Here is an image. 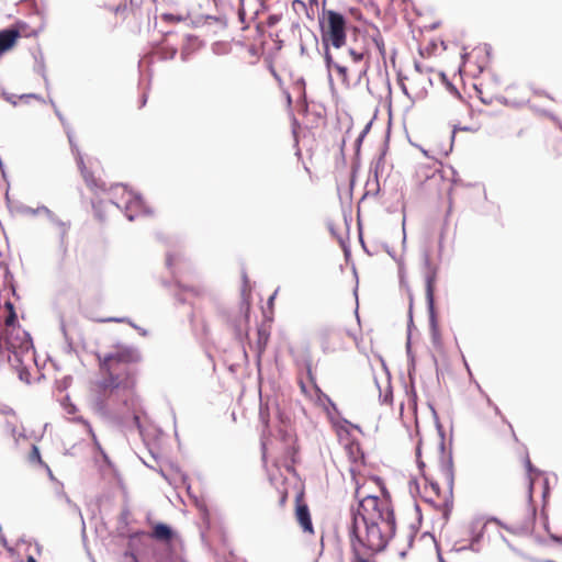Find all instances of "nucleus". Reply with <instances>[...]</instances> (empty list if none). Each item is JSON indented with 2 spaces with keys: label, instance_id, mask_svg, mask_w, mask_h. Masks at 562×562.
I'll list each match as a JSON object with an SVG mask.
<instances>
[{
  "label": "nucleus",
  "instance_id": "obj_1",
  "mask_svg": "<svg viewBox=\"0 0 562 562\" xmlns=\"http://www.w3.org/2000/svg\"><path fill=\"white\" fill-rule=\"evenodd\" d=\"M140 359L139 352L132 347H122L99 358L101 380L97 382L95 387L108 404L136 409V364Z\"/></svg>",
  "mask_w": 562,
  "mask_h": 562
},
{
  "label": "nucleus",
  "instance_id": "obj_2",
  "mask_svg": "<svg viewBox=\"0 0 562 562\" xmlns=\"http://www.w3.org/2000/svg\"><path fill=\"white\" fill-rule=\"evenodd\" d=\"M416 458L425 481V501L435 503L441 497L440 482H443L451 491L453 485L452 461L445 452L442 442L430 449L428 445L419 442L416 449Z\"/></svg>",
  "mask_w": 562,
  "mask_h": 562
},
{
  "label": "nucleus",
  "instance_id": "obj_3",
  "mask_svg": "<svg viewBox=\"0 0 562 562\" xmlns=\"http://www.w3.org/2000/svg\"><path fill=\"white\" fill-rule=\"evenodd\" d=\"M395 532V521H359L357 516L350 528V535L363 547L371 551H382Z\"/></svg>",
  "mask_w": 562,
  "mask_h": 562
},
{
  "label": "nucleus",
  "instance_id": "obj_4",
  "mask_svg": "<svg viewBox=\"0 0 562 562\" xmlns=\"http://www.w3.org/2000/svg\"><path fill=\"white\" fill-rule=\"evenodd\" d=\"M356 497L359 501V521H395L394 510L390 496L380 490V495L368 494L364 485L356 488Z\"/></svg>",
  "mask_w": 562,
  "mask_h": 562
},
{
  "label": "nucleus",
  "instance_id": "obj_5",
  "mask_svg": "<svg viewBox=\"0 0 562 562\" xmlns=\"http://www.w3.org/2000/svg\"><path fill=\"white\" fill-rule=\"evenodd\" d=\"M363 42V47L358 49L355 47L349 48V56L351 57L355 75L361 78L369 69V59L372 48H375L379 56L384 59L386 55V47L383 36L378 27H372L360 35Z\"/></svg>",
  "mask_w": 562,
  "mask_h": 562
},
{
  "label": "nucleus",
  "instance_id": "obj_6",
  "mask_svg": "<svg viewBox=\"0 0 562 562\" xmlns=\"http://www.w3.org/2000/svg\"><path fill=\"white\" fill-rule=\"evenodd\" d=\"M322 40L325 45L340 48L346 43V20L342 14L328 10L324 12Z\"/></svg>",
  "mask_w": 562,
  "mask_h": 562
},
{
  "label": "nucleus",
  "instance_id": "obj_7",
  "mask_svg": "<svg viewBox=\"0 0 562 562\" xmlns=\"http://www.w3.org/2000/svg\"><path fill=\"white\" fill-rule=\"evenodd\" d=\"M32 347V339L21 327L10 331H2L0 335V348L21 356Z\"/></svg>",
  "mask_w": 562,
  "mask_h": 562
},
{
  "label": "nucleus",
  "instance_id": "obj_8",
  "mask_svg": "<svg viewBox=\"0 0 562 562\" xmlns=\"http://www.w3.org/2000/svg\"><path fill=\"white\" fill-rule=\"evenodd\" d=\"M281 441L282 449L279 456L276 458L274 463L277 467H283L286 470H290L296 462V457L299 453L297 440L294 436L284 432L281 435Z\"/></svg>",
  "mask_w": 562,
  "mask_h": 562
},
{
  "label": "nucleus",
  "instance_id": "obj_9",
  "mask_svg": "<svg viewBox=\"0 0 562 562\" xmlns=\"http://www.w3.org/2000/svg\"><path fill=\"white\" fill-rule=\"evenodd\" d=\"M259 422L262 425V431L260 436L261 454L262 459L266 460L268 453V443L271 437L270 429V407L268 402H260L259 405Z\"/></svg>",
  "mask_w": 562,
  "mask_h": 562
},
{
  "label": "nucleus",
  "instance_id": "obj_10",
  "mask_svg": "<svg viewBox=\"0 0 562 562\" xmlns=\"http://www.w3.org/2000/svg\"><path fill=\"white\" fill-rule=\"evenodd\" d=\"M325 60H326V65H327V68L329 70H335L338 79L340 80L342 87L345 88H349L351 86V82H350V72L355 74L353 72V69L356 67H349L348 65H346L345 63H341L339 60H335L334 57L331 56L330 53L326 52L325 54Z\"/></svg>",
  "mask_w": 562,
  "mask_h": 562
},
{
  "label": "nucleus",
  "instance_id": "obj_11",
  "mask_svg": "<svg viewBox=\"0 0 562 562\" xmlns=\"http://www.w3.org/2000/svg\"><path fill=\"white\" fill-rule=\"evenodd\" d=\"M295 518L304 532L314 533V528L311 519L308 506L303 501V494H300L295 499Z\"/></svg>",
  "mask_w": 562,
  "mask_h": 562
},
{
  "label": "nucleus",
  "instance_id": "obj_12",
  "mask_svg": "<svg viewBox=\"0 0 562 562\" xmlns=\"http://www.w3.org/2000/svg\"><path fill=\"white\" fill-rule=\"evenodd\" d=\"M21 38V32L16 26L0 31V55L11 50Z\"/></svg>",
  "mask_w": 562,
  "mask_h": 562
},
{
  "label": "nucleus",
  "instance_id": "obj_13",
  "mask_svg": "<svg viewBox=\"0 0 562 562\" xmlns=\"http://www.w3.org/2000/svg\"><path fill=\"white\" fill-rule=\"evenodd\" d=\"M474 89L476 91L477 98L484 104H491L498 95V90L490 89V82L483 78L479 81V83L474 85Z\"/></svg>",
  "mask_w": 562,
  "mask_h": 562
},
{
  "label": "nucleus",
  "instance_id": "obj_14",
  "mask_svg": "<svg viewBox=\"0 0 562 562\" xmlns=\"http://www.w3.org/2000/svg\"><path fill=\"white\" fill-rule=\"evenodd\" d=\"M149 537L154 540L169 543L175 537L173 530L166 524L158 522L153 527L151 532L149 533Z\"/></svg>",
  "mask_w": 562,
  "mask_h": 562
},
{
  "label": "nucleus",
  "instance_id": "obj_15",
  "mask_svg": "<svg viewBox=\"0 0 562 562\" xmlns=\"http://www.w3.org/2000/svg\"><path fill=\"white\" fill-rule=\"evenodd\" d=\"M346 453L349 460L355 464V467L362 465L364 463V453L362 451L361 445L352 440L346 445Z\"/></svg>",
  "mask_w": 562,
  "mask_h": 562
},
{
  "label": "nucleus",
  "instance_id": "obj_16",
  "mask_svg": "<svg viewBox=\"0 0 562 562\" xmlns=\"http://www.w3.org/2000/svg\"><path fill=\"white\" fill-rule=\"evenodd\" d=\"M306 378H307V381H304L303 379L299 380V385H300L302 393L305 395L312 396L313 391L315 393L321 392L319 387L316 384V380L313 375L311 364H307V367H306Z\"/></svg>",
  "mask_w": 562,
  "mask_h": 562
},
{
  "label": "nucleus",
  "instance_id": "obj_17",
  "mask_svg": "<svg viewBox=\"0 0 562 562\" xmlns=\"http://www.w3.org/2000/svg\"><path fill=\"white\" fill-rule=\"evenodd\" d=\"M522 464L525 467V470H526V473L528 476L529 492L531 494L532 490H533L535 481L540 476L541 472L532 465L527 451H525L522 454Z\"/></svg>",
  "mask_w": 562,
  "mask_h": 562
},
{
  "label": "nucleus",
  "instance_id": "obj_18",
  "mask_svg": "<svg viewBox=\"0 0 562 562\" xmlns=\"http://www.w3.org/2000/svg\"><path fill=\"white\" fill-rule=\"evenodd\" d=\"M4 307L8 311V316L4 319L3 331H10V330L16 329L18 327H20V325L18 324V317H16V313H15L13 303L10 301H7L4 303Z\"/></svg>",
  "mask_w": 562,
  "mask_h": 562
},
{
  "label": "nucleus",
  "instance_id": "obj_19",
  "mask_svg": "<svg viewBox=\"0 0 562 562\" xmlns=\"http://www.w3.org/2000/svg\"><path fill=\"white\" fill-rule=\"evenodd\" d=\"M76 161L87 186H89L90 188L99 187L97 179L93 177V173L87 168L83 157L79 153L77 154Z\"/></svg>",
  "mask_w": 562,
  "mask_h": 562
},
{
  "label": "nucleus",
  "instance_id": "obj_20",
  "mask_svg": "<svg viewBox=\"0 0 562 562\" xmlns=\"http://www.w3.org/2000/svg\"><path fill=\"white\" fill-rule=\"evenodd\" d=\"M437 274L435 271H429L426 276V297L430 308L434 306V295L436 288Z\"/></svg>",
  "mask_w": 562,
  "mask_h": 562
},
{
  "label": "nucleus",
  "instance_id": "obj_21",
  "mask_svg": "<svg viewBox=\"0 0 562 562\" xmlns=\"http://www.w3.org/2000/svg\"><path fill=\"white\" fill-rule=\"evenodd\" d=\"M29 460L30 462L32 463H38V464H44L42 458H41V453H40V450L36 446H32V449L29 453Z\"/></svg>",
  "mask_w": 562,
  "mask_h": 562
},
{
  "label": "nucleus",
  "instance_id": "obj_22",
  "mask_svg": "<svg viewBox=\"0 0 562 562\" xmlns=\"http://www.w3.org/2000/svg\"><path fill=\"white\" fill-rule=\"evenodd\" d=\"M128 12V8L126 4H119L114 8V13L116 15H122L123 19L126 18V13Z\"/></svg>",
  "mask_w": 562,
  "mask_h": 562
},
{
  "label": "nucleus",
  "instance_id": "obj_23",
  "mask_svg": "<svg viewBox=\"0 0 562 562\" xmlns=\"http://www.w3.org/2000/svg\"><path fill=\"white\" fill-rule=\"evenodd\" d=\"M259 340H258V349L261 352L265 349L266 342H267V336H263L262 333L259 330Z\"/></svg>",
  "mask_w": 562,
  "mask_h": 562
},
{
  "label": "nucleus",
  "instance_id": "obj_24",
  "mask_svg": "<svg viewBox=\"0 0 562 562\" xmlns=\"http://www.w3.org/2000/svg\"><path fill=\"white\" fill-rule=\"evenodd\" d=\"M452 188L450 187L449 190H448V210H447V216H449L452 212V205H453V200H452Z\"/></svg>",
  "mask_w": 562,
  "mask_h": 562
},
{
  "label": "nucleus",
  "instance_id": "obj_25",
  "mask_svg": "<svg viewBox=\"0 0 562 562\" xmlns=\"http://www.w3.org/2000/svg\"><path fill=\"white\" fill-rule=\"evenodd\" d=\"M162 19L165 21H169V22H179L181 20V18H177V16H175L172 14H167V13L162 14Z\"/></svg>",
  "mask_w": 562,
  "mask_h": 562
},
{
  "label": "nucleus",
  "instance_id": "obj_26",
  "mask_svg": "<svg viewBox=\"0 0 562 562\" xmlns=\"http://www.w3.org/2000/svg\"><path fill=\"white\" fill-rule=\"evenodd\" d=\"M83 425L87 427L88 429V432L90 434V436L92 437V439L95 441L97 440V437H95V434L91 427V425L88 423V422H83Z\"/></svg>",
  "mask_w": 562,
  "mask_h": 562
},
{
  "label": "nucleus",
  "instance_id": "obj_27",
  "mask_svg": "<svg viewBox=\"0 0 562 562\" xmlns=\"http://www.w3.org/2000/svg\"><path fill=\"white\" fill-rule=\"evenodd\" d=\"M293 8L295 9L296 7L297 8H305V3L303 1H300V0H294L293 1Z\"/></svg>",
  "mask_w": 562,
  "mask_h": 562
},
{
  "label": "nucleus",
  "instance_id": "obj_28",
  "mask_svg": "<svg viewBox=\"0 0 562 562\" xmlns=\"http://www.w3.org/2000/svg\"><path fill=\"white\" fill-rule=\"evenodd\" d=\"M130 11H133L134 9L138 8L139 7V2L135 1V0H130Z\"/></svg>",
  "mask_w": 562,
  "mask_h": 562
},
{
  "label": "nucleus",
  "instance_id": "obj_29",
  "mask_svg": "<svg viewBox=\"0 0 562 562\" xmlns=\"http://www.w3.org/2000/svg\"><path fill=\"white\" fill-rule=\"evenodd\" d=\"M134 423L135 425L139 428L140 427V420H139V416L138 415H134Z\"/></svg>",
  "mask_w": 562,
  "mask_h": 562
},
{
  "label": "nucleus",
  "instance_id": "obj_30",
  "mask_svg": "<svg viewBox=\"0 0 562 562\" xmlns=\"http://www.w3.org/2000/svg\"><path fill=\"white\" fill-rule=\"evenodd\" d=\"M288 494L286 492H283L281 495V504L283 505L286 502Z\"/></svg>",
  "mask_w": 562,
  "mask_h": 562
},
{
  "label": "nucleus",
  "instance_id": "obj_31",
  "mask_svg": "<svg viewBox=\"0 0 562 562\" xmlns=\"http://www.w3.org/2000/svg\"><path fill=\"white\" fill-rule=\"evenodd\" d=\"M448 88L451 92L458 94V90L452 85L448 83Z\"/></svg>",
  "mask_w": 562,
  "mask_h": 562
},
{
  "label": "nucleus",
  "instance_id": "obj_32",
  "mask_svg": "<svg viewBox=\"0 0 562 562\" xmlns=\"http://www.w3.org/2000/svg\"><path fill=\"white\" fill-rule=\"evenodd\" d=\"M26 562H37V561H36L33 557H31V555H30V557L27 558Z\"/></svg>",
  "mask_w": 562,
  "mask_h": 562
},
{
  "label": "nucleus",
  "instance_id": "obj_33",
  "mask_svg": "<svg viewBox=\"0 0 562 562\" xmlns=\"http://www.w3.org/2000/svg\"><path fill=\"white\" fill-rule=\"evenodd\" d=\"M108 321H110V322H122L121 318H109Z\"/></svg>",
  "mask_w": 562,
  "mask_h": 562
},
{
  "label": "nucleus",
  "instance_id": "obj_34",
  "mask_svg": "<svg viewBox=\"0 0 562 562\" xmlns=\"http://www.w3.org/2000/svg\"><path fill=\"white\" fill-rule=\"evenodd\" d=\"M167 262H168L169 266H171V258L170 257L167 259Z\"/></svg>",
  "mask_w": 562,
  "mask_h": 562
},
{
  "label": "nucleus",
  "instance_id": "obj_35",
  "mask_svg": "<svg viewBox=\"0 0 562 562\" xmlns=\"http://www.w3.org/2000/svg\"><path fill=\"white\" fill-rule=\"evenodd\" d=\"M390 3H392L394 0H387Z\"/></svg>",
  "mask_w": 562,
  "mask_h": 562
}]
</instances>
